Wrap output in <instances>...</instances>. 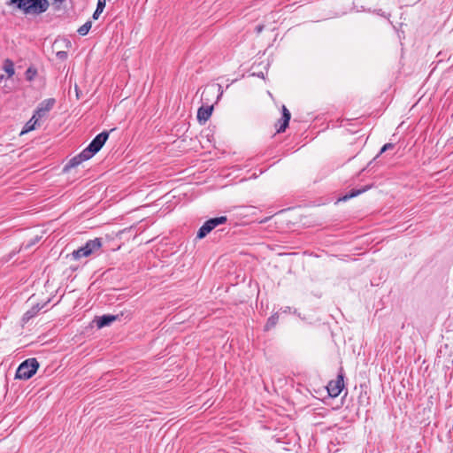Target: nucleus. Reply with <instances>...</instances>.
Segmentation results:
<instances>
[{
	"instance_id": "3",
	"label": "nucleus",
	"mask_w": 453,
	"mask_h": 453,
	"mask_svg": "<svg viewBox=\"0 0 453 453\" xmlns=\"http://www.w3.org/2000/svg\"><path fill=\"white\" fill-rule=\"evenodd\" d=\"M109 137V133L104 131L97 134L89 145L82 150V156L87 157H92L96 152H98L104 146Z\"/></svg>"
},
{
	"instance_id": "7",
	"label": "nucleus",
	"mask_w": 453,
	"mask_h": 453,
	"mask_svg": "<svg viewBox=\"0 0 453 453\" xmlns=\"http://www.w3.org/2000/svg\"><path fill=\"white\" fill-rule=\"evenodd\" d=\"M54 104L55 99L53 98L43 100L42 103L39 104L34 114L35 115V117L42 119L47 115V113L53 108Z\"/></svg>"
},
{
	"instance_id": "20",
	"label": "nucleus",
	"mask_w": 453,
	"mask_h": 453,
	"mask_svg": "<svg viewBox=\"0 0 453 453\" xmlns=\"http://www.w3.org/2000/svg\"><path fill=\"white\" fill-rule=\"evenodd\" d=\"M394 144L393 143H386L383 145V147L380 149V151L379 155H377L376 157H378L380 154L384 153L385 151L393 149Z\"/></svg>"
},
{
	"instance_id": "25",
	"label": "nucleus",
	"mask_w": 453,
	"mask_h": 453,
	"mask_svg": "<svg viewBox=\"0 0 453 453\" xmlns=\"http://www.w3.org/2000/svg\"><path fill=\"white\" fill-rule=\"evenodd\" d=\"M263 28H264V26H262V25L257 26V27H256V31H257V34L261 33V32H262V30H263Z\"/></svg>"
},
{
	"instance_id": "22",
	"label": "nucleus",
	"mask_w": 453,
	"mask_h": 453,
	"mask_svg": "<svg viewBox=\"0 0 453 453\" xmlns=\"http://www.w3.org/2000/svg\"><path fill=\"white\" fill-rule=\"evenodd\" d=\"M215 88H217L218 91L219 92V95L218 96V99H219L223 94L222 87L219 84H216V85L211 86V88H210V89H211L213 91Z\"/></svg>"
},
{
	"instance_id": "16",
	"label": "nucleus",
	"mask_w": 453,
	"mask_h": 453,
	"mask_svg": "<svg viewBox=\"0 0 453 453\" xmlns=\"http://www.w3.org/2000/svg\"><path fill=\"white\" fill-rule=\"evenodd\" d=\"M278 319H279V316H278V314H277V313H275V314L272 315V316L268 319V320H267V322H266V324H265V330H269V329H271L272 327H273V326L277 324Z\"/></svg>"
},
{
	"instance_id": "10",
	"label": "nucleus",
	"mask_w": 453,
	"mask_h": 453,
	"mask_svg": "<svg viewBox=\"0 0 453 453\" xmlns=\"http://www.w3.org/2000/svg\"><path fill=\"white\" fill-rule=\"evenodd\" d=\"M213 106H202L197 111V119L200 122H206L211 116Z\"/></svg>"
},
{
	"instance_id": "18",
	"label": "nucleus",
	"mask_w": 453,
	"mask_h": 453,
	"mask_svg": "<svg viewBox=\"0 0 453 453\" xmlns=\"http://www.w3.org/2000/svg\"><path fill=\"white\" fill-rule=\"evenodd\" d=\"M26 4V0H10L7 4L8 5H15L18 9L23 12L24 5Z\"/></svg>"
},
{
	"instance_id": "4",
	"label": "nucleus",
	"mask_w": 453,
	"mask_h": 453,
	"mask_svg": "<svg viewBox=\"0 0 453 453\" xmlns=\"http://www.w3.org/2000/svg\"><path fill=\"white\" fill-rule=\"evenodd\" d=\"M48 0H26L23 12L25 14L38 15L45 12L49 8Z\"/></svg>"
},
{
	"instance_id": "9",
	"label": "nucleus",
	"mask_w": 453,
	"mask_h": 453,
	"mask_svg": "<svg viewBox=\"0 0 453 453\" xmlns=\"http://www.w3.org/2000/svg\"><path fill=\"white\" fill-rule=\"evenodd\" d=\"M291 114L290 111L287 109L285 105H282V119L280 120V125L277 129L278 133L284 132L288 126V122L290 120Z\"/></svg>"
},
{
	"instance_id": "8",
	"label": "nucleus",
	"mask_w": 453,
	"mask_h": 453,
	"mask_svg": "<svg viewBox=\"0 0 453 453\" xmlns=\"http://www.w3.org/2000/svg\"><path fill=\"white\" fill-rule=\"evenodd\" d=\"M118 318L119 316L117 315L107 314L96 318L95 322L96 323V326L98 328H103L104 326H110L112 322L116 321Z\"/></svg>"
},
{
	"instance_id": "2",
	"label": "nucleus",
	"mask_w": 453,
	"mask_h": 453,
	"mask_svg": "<svg viewBox=\"0 0 453 453\" xmlns=\"http://www.w3.org/2000/svg\"><path fill=\"white\" fill-rule=\"evenodd\" d=\"M102 247L101 239L96 238L88 241L83 247L73 250L72 256L74 259H80L81 257H87L91 254L98 251Z\"/></svg>"
},
{
	"instance_id": "28",
	"label": "nucleus",
	"mask_w": 453,
	"mask_h": 453,
	"mask_svg": "<svg viewBox=\"0 0 453 453\" xmlns=\"http://www.w3.org/2000/svg\"><path fill=\"white\" fill-rule=\"evenodd\" d=\"M4 79V75H0V80H3Z\"/></svg>"
},
{
	"instance_id": "13",
	"label": "nucleus",
	"mask_w": 453,
	"mask_h": 453,
	"mask_svg": "<svg viewBox=\"0 0 453 453\" xmlns=\"http://www.w3.org/2000/svg\"><path fill=\"white\" fill-rule=\"evenodd\" d=\"M43 307V305L40 306L39 304L34 305L30 310H28L23 316V321L27 322L30 319L34 318L37 312Z\"/></svg>"
},
{
	"instance_id": "19",
	"label": "nucleus",
	"mask_w": 453,
	"mask_h": 453,
	"mask_svg": "<svg viewBox=\"0 0 453 453\" xmlns=\"http://www.w3.org/2000/svg\"><path fill=\"white\" fill-rule=\"evenodd\" d=\"M106 4V0H97L96 9L98 12H103Z\"/></svg>"
},
{
	"instance_id": "27",
	"label": "nucleus",
	"mask_w": 453,
	"mask_h": 453,
	"mask_svg": "<svg viewBox=\"0 0 453 453\" xmlns=\"http://www.w3.org/2000/svg\"><path fill=\"white\" fill-rule=\"evenodd\" d=\"M288 310H289V307H287V309L284 310V312H287Z\"/></svg>"
},
{
	"instance_id": "26",
	"label": "nucleus",
	"mask_w": 453,
	"mask_h": 453,
	"mask_svg": "<svg viewBox=\"0 0 453 453\" xmlns=\"http://www.w3.org/2000/svg\"><path fill=\"white\" fill-rule=\"evenodd\" d=\"M288 310H289V307H287V309L284 310V312H287Z\"/></svg>"
},
{
	"instance_id": "11",
	"label": "nucleus",
	"mask_w": 453,
	"mask_h": 453,
	"mask_svg": "<svg viewBox=\"0 0 453 453\" xmlns=\"http://www.w3.org/2000/svg\"><path fill=\"white\" fill-rule=\"evenodd\" d=\"M39 120L40 119L38 117H35V115L34 114L32 118L26 123L23 130L20 132V135L35 130L36 127L39 126Z\"/></svg>"
},
{
	"instance_id": "1",
	"label": "nucleus",
	"mask_w": 453,
	"mask_h": 453,
	"mask_svg": "<svg viewBox=\"0 0 453 453\" xmlns=\"http://www.w3.org/2000/svg\"><path fill=\"white\" fill-rule=\"evenodd\" d=\"M39 363L35 358H28L22 362L16 371V378L20 380L30 379L37 371Z\"/></svg>"
},
{
	"instance_id": "15",
	"label": "nucleus",
	"mask_w": 453,
	"mask_h": 453,
	"mask_svg": "<svg viewBox=\"0 0 453 453\" xmlns=\"http://www.w3.org/2000/svg\"><path fill=\"white\" fill-rule=\"evenodd\" d=\"M90 157H83L82 151L76 157H73L69 162V166L73 167L80 165L81 162L89 159Z\"/></svg>"
},
{
	"instance_id": "23",
	"label": "nucleus",
	"mask_w": 453,
	"mask_h": 453,
	"mask_svg": "<svg viewBox=\"0 0 453 453\" xmlns=\"http://www.w3.org/2000/svg\"><path fill=\"white\" fill-rule=\"evenodd\" d=\"M57 56H58L59 58L64 59V58H65L67 57V54H66V52H65V51H58V52L57 53Z\"/></svg>"
},
{
	"instance_id": "5",
	"label": "nucleus",
	"mask_w": 453,
	"mask_h": 453,
	"mask_svg": "<svg viewBox=\"0 0 453 453\" xmlns=\"http://www.w3.org/2000/svg\"><path fill=\"white\" fill-rule=\"evenodd\" d=\"M226 217L225 216L210 219L199 228L197 232V238H204L212 229L219 225L226 223Z\"/></svg>"
},
{
	"instance_id": "17",
	"label": "nucleus",
	"mask_w": 453,
	"mask_h": 453,
	"mask_svg": "<svg viewBox=\"0 0 453 453\" xmlns=\"http://www.w3.org/2000/svg\"><path fill=\"white\" fill-rule=\"evenodd\" d=\"M91 26H92V23L91 21H87L85 24H83L79 29H78V33L80 35H86L88 31L90 30L91 28Z\"/></svg>"
},
{
	"instance_id": "24",
	"label": "nucleus",
	"mask_w": 453,
	"mask_h": 453,
	"mask_svg": "<svg viewBox=\"0 0 453 453\" xmlns=\"http://www.w3.org/2000/svg\"><path fill=\"white\" fill-rule=\"evenodd\" d=\"M101 13L102 12H98L97 9H96L95 12L93 13V19H97Z\"/></svg>"
},
{
	"instance_id": "21",
	"label": "nucleus",
	"mask_w": 453,
	"mask_h": 453,
	"mask_svg": "<svg viewBox=\"0 0 453 453\" xmlns=\"http://www.w3.org/2000/svg\"><path fill=\"white\" fill-rule=\"evenodd\" d=\"M36 72L35 71H33L31 68H28L26 74H27V79L31 81L33 79V77L35 75Z\"/></svg>"
},
{
	"instance_id": "12",
	"label": "nucleus",
	"mask_w": 453,
	"mask_h": 453,
	"mask_svg": "<svg viewBox=\"0 0 453 453\" xmlns=\"http://www.w3.org/2000/svg\"><path fill=\"white\" fill-rule=\"evenodd\" d=\"M368 188H369V187L367 186L362 189H353L350 193L346 194L345 196L340 197L337 200V202H345L352 197H355V196L362 194L363 192L366 191Z\"/></svg>"
},
{
	"instance_id": "6",
	"label": "nucleus",
	"mask_w": 453,
	"mask_h": 453,
	"mask_svg": "<svg viewBox=\"0 0 453 453\" xmlns=\"http://www.w3.org/2000/svg\"><path fill=\"white\" fill-rule=\"evenodd\" d=\"M344 387L343 377L339 375L335 380H332L328 383L327 392L331 397H337Z\"/></svg>"
},
{
	"instance_id": "14",
	"label": "nucleus",
	"mask_w": 453,
	"mask_h": 453,
	"mask_svg": "<svg viewBox=\"0 0 453 453\" xmlns=\"http://www.w3.org/2000/svg\"><path fill=\"white\" fill-rule=\"evenodd\" d=\"M3 69L7 73L8 78H11L14 75L15 70H14V64L10 59H5L4 62Z\"/></svg>"
}]
</instances>
